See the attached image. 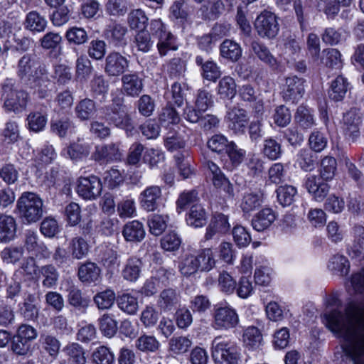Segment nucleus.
Masks as SVG:
<instances>
[{"mask_svg": "<svg viewBox=\"0 0 364 364\" xmlns=\"http://www.w3.org/2000/svg\"><path fill=\"white\" fill-rule=\"evenodd\" d=\"M351 284L355 292H364V270L351 277ZM323 314L326 326L331 331L343 337L345 350L354 364H364V306L351 305L346 314L338 309H329Z\"/></svg>", "mask_w": 364, "mask_h": 364, "instance_id": "f257e3e1", "label": "nucleus"}, {"mask_svg": "<svg viewBox=\"0 0 364 364\" xmlns=\"http://www.w3.org/2000/svg\"><path fill=\"white\" fill-rule=\"evenodd\" d=\"M17 74L20 79L36 90L39 97L48 95L50 82L46 65L35 54H26L18 60Z\"/></svg>", "mask_w": 364, "mask_h": 364, "instance_id": "f03ea898", "label": "nucleus"}, {"mask_svg": "<svg viewBox=\"0 0 364 364\" xmlns=\"http://www.w3.org/2000/svg\"><path fill=\"white\" fill-rule=\"evenodd\" d=\"M1 100L6 112L18 114L26 109L29 95L25 90L17 89L12 80L6 79L1 85Z\"/></svg>", "mask_w": 364, "mask_h": 364, "instance_id": "7ed1b4c3", "label": "nucleus"}, {"mask_svg": "<svg viewBox=\"0 0 364 364\" xmlns=\"http://www.w3.org/2000/svg\"><path fill=\"white\" fill-rule=\"evenodd\" d=\"M43 207V200L33 192H23L16 203L21 218L27 223H36L42 218Z\"/></svg>", "mask_w": 364, "mask_h": 364, "instance_id": "20e7f679", "label": "nucleus"}, {"mask_svg": "<svg viewBox=\"0 0 364 364\" xmlns=\"http://www.w3.org/2000/svg\"><path fill=\"white\" fill-rule=\"evenodd\" d=\"M105 119L116 127L132 134L134 124L130 115L124 110L120 99L113 100V103L103 108Z\"/></svg>", "mask_w": 364, "mask_h": 364, "instance_id": "39448f33", "label": "nucleus"}, {"mask_svg": "<svg viewBox=\"0 0 364 364\" xmlns=\"http://www.w3.org/2000/svg\"><path fill=\"white\" fill-rule=\"evenodd\" d=\"M150 31L152 37L158 40L157 48L161 56L166 55L170 50L178 49L175 37L166 30L165 25L160 19L151 21Z\"/></svg>", "mask_w": 364, "mask_h": 364, "instance_id": "423d86ee", "label": "nucleus"}, {"mask_svg": "<svg viewBox=\"0 0 364 364\" xmlns=\"http://www.w3.org/2000/svg\"><path fill=\"white\" fill-rule=\"evenodd\" d=\"M212 357L216 364H235L237 359L234 348L222 336L212 341Z\"/></svg>", "mask_w": 364, "mask_h": 364, "instance_id": "0eeeda50", "label": "nucleus"}, {"mask_svg": "<svg viewBox=\"0 0 364 364\" xmlns=\"http://www.w3.org/2000/svg\"><path fill=\"white\" fill-rule=\"evenodd\" d=\"M255 28L260 37L273 38L279 32L277 17L271 11H264L257 17Z\"/></svg>", "mask_w": 364, "mask_h": 364, "instance_id": "6e6552de", "label": "nucleus"}, {"mask_svg": "<svg viewBox=\"0 0 364 364\" xmlns=\"http://www.w3.org/2000/svg\"><path fill=\"white\" fill-rule=\"evenodd\" d=\"M239 323L236 311L229 306L215 308L213 327L218 330L235 328Z\"/></svg>", "mask_w": 364, "mask_h": 364, "instance_id": "1a4fd4ad", "label": "nucleus"}, {"mask_svg": "<svg viewBox=\"0 0 364 364\" xmlns=\"http://www.w3.org/2000/svg\"><path fill=\"white\" fill-rule=\"evenodd\" d=\"M102 185L100 178L91 175L87 177H80L77 180V193L85 200H95L100 196Z\"/></svg>", "mask_w": 364, "mask_h": 364, "instance_id": "9d476101", "label": "nucleus"}, {"mask_svg": "<svg viewBox=\"0 0 364 364\" xmlns=\"http://www.w3.org/2000/svg\"><path fill=\"white\" fill-rule=\"evenodd\" d=\"M225 120L228 127L235 134H243L249 122V117L245 109L233 107L228 110Z\"/></svg>", "mask_w": 364, "mask_h": 364, "instance_id": "9b49d317", "label": "nucleus"}, {"mask_svg": "<svg viewBox=\"0 0 364 364\" xmlns=\"http://www.w3.org/2000/svg\"><path fill=\"white\" fill-rule=\"evenodd\" d=\"M129 61L120 53L112 51L105 58V72L111 77H118L129 68Z\"/></svg>", "mask_w": 364, "mask_h": 364, "instance_id": "f8f14e48", "label": "nucleus"}, {"mask_svg": "<svg viewBox=\"0 0 364 364\" xmlns=\"http://www.w3.org/2000/svg\"><path fill=\"white\" fill-rule=\"evenodd\" d=\"M122 153L116 144H108L95 146L91 155L92 160L100 164L116 161L121 159Z\"/></svg>", "mask_w": 364, "mask_h": 364, "instance_id": "ddd939ff", "label": "nucleus"}, {"mask_svg": "<svg viewBox=\"0 0 364 364\" xmlns=\"http://www.w3.org/2000/svg\"><path fill=\"white\" fill-rule=\"evenodd\" d=\"M304 92V80L296 76L285 79L282 85V97L287 102H294L300 99Z\"/></svg>", "mask_w": 364, "mask_h": 364, "instance_id": "4468645a", "label": "nucleus"}, {"mask_svg": "<svg viewBox=\"0 0 364 364\" xmlns=\"http://www.w3.org/2000/svg\"><path fill=\"white\" fill-rule=\"evenodd\" d=\"M180 301V292L176 289L167 288L160 292L156 304L161 311L167 312L176 309Z\"/></svg>", "mask_w": 364, "mask_h": 364, "instance_id": "2eb2a0df", "label": "nucleus"}, {"mask_svg": "<svg viewBox=\"0 0 364 364\" xmlns=\"http://www.w3.org/2000/svg\"><path fill=\"white\" fill-rule=\"evenodd\" d=\"M161 197V189L158 186H151L145 188L139 195L141 208L146 211H154L159 207Z\"/></svg>", "mask_w": 364, "mask_h": 364, "instance_id": "dca6fc26", "label": "nucleus"}, {"mask_svg": "<svg viewBox=\"0 0 364 364\" xmlns=\"http://www.w3.org/2000/svg\"><path fill=\"white\" fill-rule=\"evenodd\" d=\"M122 92L129 97H136L143 90V80L136 73H127L122 77Z\"/></svg>", "mask_w": 364, "mask_h": 364, "instance_id": "f3484780", "label": "nucleus"}, {"mask_svg": "<svg viewBox=\"0 0 364 364\" xmlns=\"http://www.w3.org/2000/svg\"><path fill=\"white\" fill-rule=\"evenodd\" d=\"M276 218V213L272 208H264L252 218V228L258 232L264 231L272 225Z\"/></svg>", "mask_w": 364, "mask_h": 364, "instance_id": "a211bd4d", "label": "nucleus"}, {"mask_svg": "<svg viewBox=\"0 0 364 364\" xmlns=\"http://www.w3.org/2000/svg\"><path fill=\"white\" fill-rule=\"evenodd\" d=\"M127 27L121 24L112 23L107 26L105 33L110 43L116 47H124L127 45Z\"/></svg>", "mask_w": 364, "mask_h": 364, "instance_id": "6ab92c4d", "label": "nucleus"}, {"mask_svg": "<svg viewBox=\"0 0 364 364\" xmlns=\"http://www.w3.org/2000/svg\"><path fill=\"white\" fill-rule=\"evenodd\" d=\"M17 223L11 215H0V241L9 242L13 240L16 235Z\"/></svg>", "mask_w": 364, "mask_h": 364, "instance_id": "aec40b11", "label": "nucleus"}, {"mask_svg": "<svg viewBox=\"0 0 364 364\" xmlns=\"http://www.w3.org/2000/svg\"><path fill=\"white\" fill-rule=\"evenodd\" d=\"M90 144L77 139L70 144L65 149V154L73 161H78L87 158L90 153Z\"/></svg>", "mask_w": 364, "mask_h": 364, "instance_id": "412c9836", "label": "nucleus"}, {"mask_svg": "<svg viewBox=\"0 0 364 364\" xmlns=\"http://www.w3.org/2000/svg\"><path fill=\"white\" fill-rule=\"evenodd\" d=\"M101 269L94 262H87L78 267L77 276L79 279L87 284L97 282L100 278Z\"/></svg>", "mask_w": 364, "mask_h": 364, "instance_id": "4be33fe9", "label": "nucleus"}, {"mask_svg": "<svg viewBox=\"0 0 364 364\" xmlns=\"http://www.w3.org/2000/svg\"><path fill=\"white\" fill-rule=\"evenodd\" d=\"M172 275L173 274L169 271L163 269L159 270L156 277L146 280L141 289V293L146 296L154 295L157 292L160 280L166 285L168 283V280Z\"/></svg>", "mask_w": 364, "mask_h": 364, "instance_id": "5701e85b", "label": "nucleus"}, {"mask_svg": "<svg viewBox=\"0 0 364 364\" xmlns=\"http://www.w3.org/2000/svg\"><path fill=\"white\" fill-rule=\"evenodd\" d=\"M36 296L31 293L25 294L23 301L18 304V311L27 321H33L38 316V308L36 304Z\"/></svg>", "mask_w": 364, "mask_h": 364, "instance_id": "b1692460", "label": "nucleus"}, {"mask_svg": "<svg viewBox=\"0 0 364 364\" xmlns=\"http://www.w3.org/2000/svg\"><path fill=\"white\" fill-rule=\"evenodd\" d=\"M344 129L346 134L355 140L359 135L358 126L360 123V117L355 109H351L343 115Z\"/></svg>", "mask_w": 364, "mask_h": 364, "instance_id": "393cba45", "label": "nucleus"}, {"mask_svg": "<svg viewBox=\"0 0 364 364\" xmlns=\"http://www.w3.org/2000/svg\"><path fill=\"white\" fill-rule=\"evenodd\" d=\"M122 235L129 242H140L145 237L144 225L138 220L127 223L123 228Z\"/></svg>", "mask_w": 364, "mask_h": 364, "instance_id": "a878e982", "label": "nucleus"}, {"mask_svg": "<svg viewBox=\"0 0 364 364\" xmlns=\"http://www.w3.org/2000/svg\"><path fill=\"white\" fill-rule=\"evenodd\" d=\"M349 83L343 75H338L331 84L328 95L334 101H341L346 96L348 89Z\"/></svg>", "mask_w": 364, "mask_h": 364, "instance_id": "bb28decb", "label": "nucleus"}, {"mask_svg": "<svg viewBox=\"0 0 364 364\" xmlns=\"http://www.w3.org/2000/svg\"><path fill=\"white\" fill-rule=\"evenodd\" d=\"M220 55L232 62L237 61L242 56V48L239 43L230 39L225 40L220 46Z\"/></svg>", "mask_w": 364, "mask_h": 364, "instance_id": "cd10ccee", "label": "nucleus"}, {"mask_svg": "<svg viewBox=\"0 0 364 364\" xmlns=\"http://www.w3.org/2000/svg\"><path fill=\"white\" fill-rule=\"evenodd\" d=\"M142 262L136 257H131L127 259L122 271V276L124 279L134 282L140 277Z\"/></svg>", "mask_w": 364, "mask_h": 364, "instance_id": "c85d7f7f", "label": "nucleus"}, {"mask_svg": "<svg viewBox=\"0 0 364 364\" xmlns=\"http://www.w3.org/2000/svg\"><path fill=\"white\" fill-rule=\"evenodd\" d=\"M68 250L72 258L79 260L88 255L90 245L82 237H75L69 242Z\"/></svg>", "mask_w": 364, "mask_h": 364, "instance_id": "c756f323", "label": "nucleus"}, {"mask_svg": "<svg viewBox=\"0 0 364 364\" xmlns=\"http://www.w3.org/2000/svg\"><path fill=\"white\" fill-rule=\"evenodd\" d=\"M296 124L302 129H309L316 125L313 111L306 106H299L294 115Z\"/></svg>", "mask_w": 364, "mask_h": 364, "instance_id": "7c9ffc66", "label": "nucleus"}, {"mask_svg": "<svg viewBox=\"0 0 364 364\" xmlns=\"http://www.w3.org/2000/svg\"><path fill=\"white\" fill-rule=\"evenodd\" d=\"M66 291L70 305L77 309H86L88 306L89 299L82 296L81 290L74 284L68 282Z\"/></svg>", "mask_w": 364, "mask_h": 364, "instance_id": "2f4dec72", "label": "nucleus"}, {"mask_svg": "<svg viewBox=\"0 0 364 364\" xmlns=\"http://www.w3.org/2000/svg\"><path fill=\"white\" fill-rule=\"evenodd\" d=\"M187 224L194 228H200L206 224L207 215L201 205L196 204L191 206L186 216Z\"/></svg>", "mask_w": 364, "mask_h": 364, "instance_id": "473e14b6", "label": "nucleus"}, {"mask_svg": "<svg viewBox=\"0 0 364 364\" xmlns=\"http://www.w3.org/2000/svg\"><path fill=\"white\" fill-rule=\"evenodd\" d=\"M196 63L198 65L201 66L202 75L205 79L215 82L220 77V69L215 62L208 60L204 63L203 58L201 56H197L196 58Z\"/></svg>", "mask_w": 364, "mask_h": 364, "instance_id": "72a5a7b5", "label": "nucleus"}, {"mask_svg": "<svg viewBox=\"0 0 364 364\" xmlns=\"http://www.w3.org/2000/svg\"><path fill=\"white\" fill-rule=\"evenodd\" d=\"M251 48L255 55L262 62L276 69L278 68L277 59L272 55L269 50L263 44L254 41Z\"/></svg>", "mask_w": 364, "mask_h": 364, "instance_id": "f704fd0d", "label": "nucleus"}, {"mask_svg": "<svg viewBox=\"0 0 364 364\" xmlns=\"http://www.w3.org/2000/svg\"><path fill=\"white\" fill-rule=\"evenodd\" d=\"M117 303L120 310L129 315H134L139 309L137 298L129 293L119 296Z\"/></svg>", "mask_w": 364, "mask_h": 364, "instance_id": "c9c22d12", "label": "nucleus"}, {"mask_svg": "<svg viewBox=\"0 0 364 364\" xmlns=\"http://www.w3.org/2000/svg\"><path fill=\"white\" fill-rule=\"evenodd\" d=\"M75 111L80 120H88L97 111L95 102L90 99H83L76 105Z\"/></svg>", "mask_w": 364, "mask_h": 364, "instance_id": "e433bc0d", "label": "nucleus"}, {"mask_svg": "<svg viewBox=\"0 0 364 364\" xmlns=\"http://www.w3.org/2000/svg\"><path fill=\"white\" fill-rule=\"evenodd\" d=\"M99 328L101 333L106 337H113L118 329L117 321L114 316L109 314H104L98 319Z\"/></svg>", "mask_w": 364, "mask_h": 364, "instance_id": "4c0bfd02", "label": "nucleus"}, {"mask_svg": "<svg viewBox=\"0 0 364 364\" xmlns=\"http://www.w3.org/2000/svg\"><path fill=\"white\" fill-rule=\"evenodd\" d=\"M63 351L68 357L71 364H85L86 358L83 348L78 343H73L66 346Z\"/></svg>", "mask_w": 364, "mask_h": 364, "instance_id": "58836bf2", "label": "nucleus"}, {"mask_svg": "<svg viewBox=\"0 0 364 364\" xmlns=\"http://www.w3.org/2000/svg\"><path fill=\"white\" fill-rule=\"evenodd\" d=\"M169 218L167 215L152 214L148 218L149 231L156 236L161 235L167 227Z\"/></svg>", "mask_w": 364, "mask_h": 364, "instance_id": "ea45409f", "label": "nucleus"}, {"mask_svg": "<svg viewBox=\"0 0 364 364\" xmlns=\"http://www.w3.org/2000/svg\"><path fill=\"white\" fill-rule=\"evenodd\" d=\"M350 264L348 259L341 255H333L328 263V269L333 273L346 275L348 273Z\"/></svg>", "mask_w": 364, "mask_h": 364, "instance_id": "a19ab883", "label": "nucleus"}, {"mask_svg": "<svg viewBox=\"0 0 364 364\" xmlns=\"http://www.w3.org/2000/svg\"><path fill=\"white\" fill-rule=\"evenodd\" d=\"M91 360L94 364H113L114 355L109 348L101 346L93 350Z\"/></svg>", "mask_w": 364, "mask_h": 364, "instance_id": "79ce46f5", "label": "nucleus"}, {"mask_svg": "<svg viewBox=\"0 0 364 364\" xmlns=\"http://www.w3.org/2000/svg\"><path fill=\"white\" fill-rule=\"evenodd\" d=\"M218 94L221 98L232 99L236 94V83L230 76L223 77L218 83Z\"/></svg>", "mask_w": 364, "mask_h": 364, "instance_id": "37998d69", "label": "nucleus"}, {"mask_svg": "<svg viewBox=\"0 0 364 364\" xmlns=\"http://www.w3.org/2000/svg\"><path fill=\"white\" fill-rule=\"evenodd\" d=\"M321 63L332 68H340L342 65L341 54L336 48H326L322 51Z\"/></svg>", "mask_w": 364, "mask_h": 364, "instance_id": "c03bdc74", "label": "nucleus"}, {"mask_svg": "<svg viewBox=\"0 0 364 364\" xmlns=\"http://www.w3.org/2000/svg\"><path fill=\"white\" fill-rule=\"evenodd\" d=\"M160 314L152 305H146L140 314V321L145 328H151L156 325Z\"/></svg>", "mask_w": 364, "mask_h": 364, "instance_id": "a18cd8bd", "label": "nucleus"}, {"mask_svg": "<svg viewBox=\"0 0 364 364\" xmlns=\"http://www.w3.org/2000/svg\"><path fill=\"white\" fill-rule=\"evenodd\" d=\"M262 201L261 193H246L242 198L240 207L243 212L250 213L259 207Z\"/></svg>", "mask_w": 364, "mask_h": 364, "instance_id": "49530a36", "label": "nucleus"}, {"mask_svg": "<svg viewBox=\"0 0 364 364\" xmlns=\"http://www.w3.org/2000/svg\"><path fill=\"white\" fill-rule=\"evenodd\" d=\"M40 342L43 350L50 357L55 358L58 356L60 348V343L55 336L51 335H42L40 338Z\"/></svg>", "mask_w": 364, "mask_h": 364, "instance_id": "de8ad7c7", "label": "nucleus"}, {"mask_svg": "<svg viewBox=\"0 0 364 364\" xmlns=\"http://www.w3.org/2000/svg\"><path fill=\"white\" fill-rule=\"evenodd\" d=\"M282 147L280 143L276 139L269 137L264 140L262 153L270 160H277L282 155Z\"/></svg>", "mask_w": 364, "mask_h": 364, "instance_id": "09e8293b", "label": "nucleus"}, {"mask_svg": "<svg viewBox=\"0 0 364 364\" xmlns=\"http://www.w3.org/2000/svg\"><path fill=\"white\" fill-rule=\"evenodd\" d=\"M47 25L46 18L36 11H31L27 14L25 26L32 31L41 32L45 30Z\"/></svg>", "mask_w": 364, "mask_h": 364, "instance_id": "8fccbe9b", "label": "nucleus"}, {"mask_svg": "<svg viewBox=\"0 0 364 364\" xmlns=\"http://www.w3.org/2000/svg\"><path fill=\"white\" fill-rule=\"evenodd\" d=\"M336 160L331 156L323 157L320 165V176L324 181L331 180L336 171Z\"/></svg>", "mask_w": 364, "mask_h": 364, "instance_id": "3c124183", "label": "nucleus"}, {"mask_svg": "<svg viewBox=\"0 0 364 364\" xmlns=\"http://www.w3.org/2000/svg\"><path fill=\"white\" fill-rule=\"evenodd\" d=\"M296 188L290 185L279 186L277 189L279 203L283 206L290 205L294 200L296 195Z\"/></svg>", "mask_w": 364, "mask_h": 364, "instance_id": "603ef678", "label": "nucleus"}, {"mask_svg": "<svg viewBox=\"0 0 364 364\" xmlns=\"http://www.w3.org/2000/svg\"><path fill=\"white\" fill-rule=\"evenodd\" d=\"M115 299L116 296L114 291L106 289L97 293L94 296V301L99 309L105 310L112 306Z\"/></svg>", "mask_w": 364, "mask_h": 364, "instance_id": "864d4df0", "label": "nucleus"}, {"mask_svg": "<svg viewBox=\"0 0 364 364\" xmlns=\"http://www.w3.org/2000/svg\"><path fill=\"white\" fill-rule=\"evenodd\" d=\"M128 23L131 28L144 31L148 18L141 9H134L129 14Z\"/></svg>", "mask_w": 364, "mask_h": 364, "instance_id": "5fc2aeb1", "label": "nucleus"}, {"mask_svg": "<svg viewBox=\"0 0 364 364\" xmlns=\"http://www.w3.org/2000/svg\"><path fill=\"white\" fill-rule=\"evenodd\" d=\"M39 274L44 278L42 282L43 287L51 288L57 284L58 273L53 265L47 264L41 267L38 272Z\"/></svg>", "mask_w": 364, "mask_h": 364, "instance_id": "6e6d98bb", "label": "nucleus"}, {"mask_svg": "<svg viewBox=\"0 0 364 364\" xmlns=\"http://www.w3.org/2000/svg\"><path fill=\"white\" fill-rule=\"evenodd\" d=\"M243 341L246 346L256 348L260 346L262 336L257 327L249 326L244 331Z\"/></svg>", "mask_w": 364, "mask_h": 364, "instance_id": "4d7b16f0", "label": "nucleus"}, {"mask_svg": "<svg viewBox=\"0 0 364 364\" xmlns=\"http://www.w3.org/2000/svg\"><path fill=\"white\" fill-rule=\"evenodd\" d=\"M2 260L7 264H16L23 256V250L21 247L9 246L5 247L0 253Z\"/></svg>", "mask_w": 364, "mask_h": 364, "instance_id": "13d9d810", "label": "nucleus"}, {"mask_svg": "<svg viewBox=\"0 0 364 364\" xmlns=\"http://www.w3.org/2000/svg\"><path fill=\"white\" fill-rule=\"evenodd\" d=\"M174 157L180 175L183 178L190 177L193 174V168L191 166V160L188 158V152L178 153Z\"/></svg>", "mask_w": 364, "mask_h": 364, "instance_id": "bf43d9fd", "label": "nucleus"}, {"mask_svg": "<svg viewBox=\"0 0 364 364\" xmlns=\"http://www.w3.org/2000/svg\"><path fill=\"white\" fill-rule=\"evenodd\" d=\"M328 139L325 134L318 130L311 133L309 137V145L310 149L315 152H321L326 147Z\"/></svg>", "mask_w": 364, "mask_h": 364, "instance_id": "052dcab7", "label": "nucleus"}, {"mask_svg": "<svg viewBox=\"0 0 364 364\" xmlns=\"http://www.w3.org/2000/svg\"><path fill=\"white\" fill-rule=\"evenodd\" d=\"M196 257L201 271H209L215 264L213 252L210 248L203 250Z\"/></svg>", "mask_w": 364, "mask_h": 364, "instance_id": "680f3d73", "label": "nucleus"}, {"mask_svg": "<svg viewBox=\"0 0 364 364\" xmlns=\"http://www.w3.org/2000/svg\"><path fill=\"white\" fill-rule=\"evenodd\" d=\"M191 345L192 342L188 337H173L169 341V349L175 354H181L188 351Z\"/></svg>", "mask_w": 364, "mask_h": 364, "instance_id": "e2e57ef3", "label": "nucleus"}, {"mask_svg": "<svg viewBox=\"0 0 364 364\" xmlns=\"http://www.w3.org/2000/svg\"><path fill=\"white\" fill-rule=\"evenodd\" d=\"M207 145L212 151L222 153L228 149L230 141L223 134H215L208 139Z\"/></svg>", "mask_w": 364, "mask_h": 364, "instance_id": "0e129e2a", "label": "nucleus"}, {"mask_svg": "<svg viewBox=\"0 0 364 364\" xmlns=\"http://www.w3.org/2000/svg\"><path fill=\"white\" fill-rule=\"evenodd\" d=\"M236 281L226 271H223L218 277V286L221 291L227 294H231L236 288Z\"/></svg>", "mask_w": 364, "mask_h": 364, "instance_id": "69168bd1", "label": "nucleus"}, {"mask_svg": "<svg viewBox=\"0 0 364 364\" xmlns=\"http://www.w3.org/2000/svg\"><path fill=\"white\" fill-rule=\"evenodd\" d=\"M136 348L141 351L154 352L159 347V342L153 336L143 335L136 341Z\"/></svg>", "mask_w": 364, "mask_h": 364, "instance_id": "338daca9", "label": "nucleus"}, {"mask_svg": "<svg viewBox=\"0 0 364 364\" xmlns=\"http://www.w3.org/2000/svg\"><path fill=\"white\" fill-rule=\"evenodd\" d=\"M106 11L112 16H124L128 11L127 0H108Z\"/></svg>", "mask_w": 364, "mask_h": 364, "instance_id": "774afa93", "label": "nucleus"}]
</instances>
